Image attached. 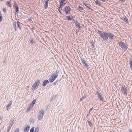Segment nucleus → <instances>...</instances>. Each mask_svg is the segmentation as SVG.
<instances>
[{"instance_id":"nucleus-1","label":"nucleus","mask_w":132,"mask_h":132,"mask_svg":"<svg viewBox=\"0 0 132 132\" xmlns=\"http://www.w3.org/2000/svg\"><path fill=\"white\" fill-rule=\"evenodd\" d=\"M97 33H98L101 37L105 41H108V40H112L114 39L115 35L112 33L108 31H104L98 30Z\"/></svg>"},{"instance_id":"nucleus-2","label":"nucleus","mask_w":132,"mask_h":132,"mask_svg":"<svg viewBox=\"0 0 132 132\" xmlns=\"http://www.w3.org/2000/svg\"><path fill=\"white\" fill-rule=\"evenodd\" d=\"M40 83L39 80L38 79L36 80L32 87V90H35L37 89Z\"/></svg>"},{"instance_id":"nucleus-3","label":"nucleus","mask_w":132,"mask_h":132,"mask_svg":"<svg viewBox=\"0 0 132 132\" xmlns=\"http://www.w3.org/2000/svg\"><path fill=\"white\" fill-rule=\"evenodd\" d=\"M44 111L43 110H41L40 111L38 115V119L39 120L42 119L44 114Z\"/></svg>"},{"instance_id":"nucleus-4","label":"nucleus","mask_w":132,"mask_h":132,"mask_svg":"<svg viewBox=\"0 0 132 132\" xmlns=\"http://www.w3.org/2000/svg\"><path fill=\"white\" fill-rule=\"evenodd\" d=\"M81 61L84 67L87 69H88L89 65L87 62L85 61V59L84 58H83V59L81 58Z\"/></svg>"},{"instance_id":"nucleus-5","label":"nucleus","mask_w":132,"mask_h":132,"mask_svg":"<svg viewBox=\"0 0 132 132\" xmlns=\"http://www.w3.org/2000/svg\"><path fill=\"white\" fill-rule=\"evenodd\" d=\"M14 4L15 5H14V9H15V13L16 15L17 13H18L19 12V8L18 5L16 4L15 3Z\"/></svg>"},{"instance_id":"nucleus-6","label":"nucleus","mask_w":132,"mask_h":132,"mask_svg":"<svg viewBox=\"0 0 132 132\" xmlns=\"http://www.w3.org/2000/svg\"><path fill=\"white\" fill-rule=\"evenodd\" d=\"M65 13L67 14H69L71 11V9L69 6H66L65 7Z\"/></svg>"},{"instance_id":"nucleus-7","label":"nucleus","mask_w":132,"mask_h":132,"mask_svg":"<svg viewBox=\"0 0 132 132\" xmlns=\"http://www.w3.org/2000/svg\"><path fill=\"white\" fill-rule=\"evenodd\" d=\"M57 77V76H54L48 79L49 81L50 82H52Z\"/></svg>"},{"instance_id":"nucleus-8","label":"nucleus","mask_w":132,"mask_h":132,"mask_svg":"<svg viewBox=\"0 0 132 132\" xmlns=\"http://www.w3.org/2000/svg\"><path fill=\"white\" fill-rule=\"evenodd\" d=\"M119 46H120L123 49L124 47L126 45L125 43L123 42L122 41H120L118 43Z\"/></svg>"},{"instance_id":"nucleus-9","label":"nucleus","mask_w":132,"mask_h":132,"mask_svg":"<svg viewBox=\"0 0 132 132\" xmlns=\"http://www.w3.org/2000/svg\"><path fill=\"white\" fill-rule=\"evenodd\" d=\"M121 89L124 92V93L125 94L127 95V89L126 87L124 85L122 86L121 88Z\"/></svg>"},{"instance_id":"nucleus-10","label":"nucleus","mask_w":132,"mask_h":132,"mask_svg":"<svg viewBox=\"0 0 132 132\" xmlns=\"http://www.w3.org/2000/svg\"><path fill=\"white\" fill-rule=\"evenodd\" d=\"M95 2L96 4L97 5H99L103 7L102 4L98 0H95Z\"/></svg>"},{"instance_id":"nucleus-11","label":"nucleus","mask_w":132,"mask_h":132,"mask_svg":"<svg viewBox=\"0 0 132 132\" xmlns=\"http://www.w3.org/2000/svg\"><path fill=\"white\" fill-rule=\"evenodd\" d=\"M49 83V81L47 79H46L43 81L42 86L43 87H45L46 85L47 84H48Z\"/></svg>"},{"instance_id":"nucleus-12","label":"nucleus","mask_w":132,"mask_h":132,"mask_svg":"<svg viewBox=\"0 0 132 132\" xmlns=\"http://www.w3.org/2000/svg\"><path fill=\"white\" fill-rule=\"evenodd\" d=\"M98 96L97 97L100 99V100L102 101L103 100V97L102 95L100 93H97Z\"/></svg>"},{"instance_id":"nucleus-13","label":"nucleus","mask_w":132,"mask_h":132,"mask_svg":"<svg viewBox=\"0 0 132 132\" xmlns=\"http://www.w3.org/2000/svg\"><path fill=\"white\" fill-rule=\"evenodd\" d=\"M36 101V100L35 99L33 100L31 104L30 105V108H32L33 107L34 105L35 104V102Z\"/></svg>"},{"instance_id":"nucleus-14","label":"nucleus","mask_w":132,"mask_h":132,"mask_svg":"<svg viewBox=\"0 0 132 132\" xmlns=\"http://www.w3.org/2000/svg\"><path fill=\"white\" fill-rule=\"evenodd\" d=\"M83 4H84V5L86 6V7L88 8L89 9H92L91 8H90L89 7H91V6L90 5V4L88 3H86L85 2H84Z\"/></svg>"},{"instance_id":"nucleus-15","label":"nucleus","mask_w":132,"mask_h":132,"mask_svg":"<svg viewBox=\"0 0 132 132\" xmlns=\"http://www.w3.org/2000/svg\"><path fill=\"white\" fill-rule=\"evenodd\" d=\"M122 20H123V21L127 23L128 22V20L127 18V17L126 16H124L122 18Z\"/></svg>"},{"instance_id":"nucleus-16","label":"nucleus","mask_w":132,"mask_h":132,"mask_svg":"<svg viewBox=\"0 0 132 132\" xmlns=\"http://www.w3.org/2000/svg\"><path fill=\"white\" fill-rule=\"evenodd\" d=\"M30 128V127L29 126H27L24 129V132H28L29 129Z\"/></svg>"},{"instance_id":"nucleus-17","label":"nucleus","mask_w":132,"mask_h":132,"mask_svg":"<svg viewBox=\"0 0 132 132\" xmlns=\"http://www.w3.org/2000/svg\"><path fill=\"white\" fill-rule=\"evenodd\" d=\"M48 1H46L45 4L44 5V7L45 9H47L48 7Z\"/></svg>"},{"instance_id":"nucleus-18","label":"nucleus","mask_w":132,"mask_h":132,"mask_svg":"<svg viewBox=\"0 0 132 132\" xmlns=\"http://www.w3.org/2000/svg\"><path fill=\"white\" fill-rule=\"evenodd\" d=\"M60 7H61V6H58V8H57V9L59 11V12L61 13V14H62L63 15L64 14V12H62L61 10V8H60Z\"/></svg>"},{"instance_id":"nucleus-19","label":"nucleus","mask_w":132,"mask_h":132,"mask_svg":"<svg viewBox=\"0 0 132 132\" xmlns=\"http://www.w3.org/2000/svg\"><path fill=\"white\" fill-rule=\"evenodd\" d=\"M60 6H61V7H60V8H61V10H62V8H63V7L65 5V3H60Z\"/></svg>"},{"instance_id":"nucleus-20","label":"nucleus","mask_w":132,"mask_h":132,"mask_svg":"<svg viewBox=\"0 0 132 132\" xmlns=\"http://www.w3.org/2000/svg\"><path fill=\"white\" fill-rule=\"evenodd\" d=\"M130 68L131 70H132V59H130L129 60Z\"/></svg>"},{"instance_id":"nucleus-21","label":"nucleus","mask_w":132,"mask_h":132,"mask_svg":"<svg viewBox=\"0 0 132 132\" xmlns=\"http://www.w3.org/2000/svg\"><path fill=\"white\" fill-rule=\"evenodd\" d=\"M6 5L7 6L9 7H10L12 6V4L10 3V1H8L6 3Z\"/></svg>"},{"instance_id":"nucleus-22","label":"nucleus","mask_w":132,"mask_h":132,"mask_svg":"<svg viewBox=\"0 0 132 132\" xmlns=\"http://www.w3.org/2000/svg\"><path fill=\"white\" fill-rule=\"evenodd\" d=\"M13 26L14 28V29L16 31V23L15 22H14L13 23Z\"/></svg>"},{"instance_id":"nucleus-23","label":"nucleus","mask_w":132,"mask_h":132,"mask_svg":"<svg viewBox=\"0 0 132 132\" xmlns=\"http://www.w3.org/2000/svg\"><path fill=\"white\" fill-rule=\"evenodd\" d=\"M123 49H124V51H128V50L129 49V48H128V47L126 45L124 47H123Z\"/></svg>"},{"instance_id":"nucleus-24","label":"nucleus","mask_w":132,"mask_h":132,"mask_svg":"<svg viewBox=\"0 0 132 132\" xmlns=\"http://www.w3.org/2000/svg\"><path fill=\"white\" fill-rule=\"evenodd\" d=\"M12 101H11L9 103L7 104V107H10L11 105H12Z\"/></svg>"},{"instance_id":"nucleus-25","label":"nucleus","mask_w":132,"mask_h":132,"mask_svg":"<svg viewBox=\"0 0 132 132\" xmlns=\"http://www.w3.org/2000/svg\"><path fill=\"white\" fill-rule=\"evenodd\" d=\"M59 73V70H56V72H55L54 73V76L56 75L57 76V77L58 76V74Z\"/></svg>"},{"instance_id":"nucleus-26","label":"nucleus","mask_w":132,"mask_h":132,"mask_svg":"<svg viewBox=\"0 0 132 132\" xmlns=\"http://www.w3.org/2000/svg\"><path fill=\"white\" fill-rule=\"evenodd\" d=\"M30 43L31 45H33V44H35V41L32 39L31 40Z\"/></svg>"},{"instance_id":"nucleus-27","label":"nucleus","mask_w":132,"mask_h":132,"mask_svg":"<svg viewBox=\"0 0 132 132\" xmlns=\"http://www.w3.org/2000/svg\"><path fill=\"white\" fill-rule=\"evenodd\" d=\"M71 17H70V16H67L66 17V19L68 21H70L71 20Z\"/></svg>"},{"instance_id":"nucleus-28","label":"nucleus","mask_w":132,"mask_h":132,"mask_svg":"<svg viewBox=\"0 0 132 132\" xmlns=\"http://www.w3.org/2000/svg\"><path fill=\"white\" fill-rule=\"evenodd\" d=\"M76 27V28H78L79 29H80V24L79 23H78L77 24L75 25Z\"/></svg>"},{"instance_id":"nucleus-29","label":"nucleus","mask_w":132,"mask_h":132,"mask_svg":"<svg viewBox=\"0 0 132 132\" xmlns=\"http://www.w3.org/2000/svg\"><path fill=\"white\" fill-rule=\"evenodd\" d=\"M56 97V96L55 95H53V96L51 98V100H50V101H51L52 100H54L55 97Z\"/></svg>"},{"instance_id":"nucleus-30","label":"nucleus","mask_w":132,"mask_h":132,"mask_svg":"<svg viewBox=\"0 0 132 132\" xmlns=\"http://www.w3.org/2000/svg\"><path fill=\"white\" fill-rule=\"evenodd\" d=\"M88 122V123L89 125L90 126V127H91V126H92L93 125L92 124V122L90 121H89L88 120H87Z\"/></svg>"},{"instance_id":"nucleus-31","label":"nucleus","mask_w":132,"mask_h":132,"mask_svg":"<svg viewBox=\"0 0 132 132\" xmlns=\"http://www.w3.org/2000/svg\"><path fill=\"white\" fill-rule=\"evenodd\" d=\"M79 8L80 10V11L81 12H82V10H83V9L82 7H81L80 6H79Z\"/></svg>"},{"instance_id":"nucleus-32","label":"nucleus","mask_w":132,"mask_h":132,"mask_svg":"<svg viewBox=\"0 0 132 132\" xmlns=\"http://www.w3.org/2000/svg\"><path fill=\"white\" fill-rule=\"evenodd\" d=\"M31 109L32 108H30L29 106V107L27 109V112H29Z\"/></svg>"},{"instance_id":"nucleus-33","label":"nucleus","mask_w":132,"mask_h":132,"mask_svg":"<svg viewBox=\"0 0 132 132\" xmlns=\"http://www.w3.org/2000/svg\"><path fill=\"white\" fill-rule=\"evenodd\" d=\"M39 130V128L38 127L36 128H35L34 132H38Z\"/></svg>"},{"instance_id":"nucleus-34","label":"nucleus","mask_w":132,"mask_h":132,"mask_svg":"<svg viewBox=\"0 0 132 132\" xmlns=\"http://www.w3.org/2000/svg\"><path fill=\"white\" fill-rule=\"evenodd\" d=\"M3 11L4 13H6V8L4 7L3 9Z\"/></svg>"},{"instance_id":"nucleus-35","label":"nucleus","mask_w":132,"mask_h":132,"mask_svg":"<svg viewBox=\"0 0 132 132\" xmlns=\"http://www.w3.org/2000/svg\"><path fill=\"white\" fill-rule=\"evenodd\" d=\"M34 127H32L30 130V132H34Z\"/></svg>"},{"instance_id":"nucleus-36","label":"nucleus","mask_w":132,"mask_h":132,"mask_svg":"<svg viewBox=\"0 0 132 132\" xmlns=\"http://www.w3.org/2000/svg\"><path fill=\"white\" fill-rule=\"evenodd\" d=\"M90 44H91V45L93 46V48H94V47H95V45H94V44L93 43V42H91L90 43Z\"/></svg>"},{"instance_id":"nucleus-37","label":"nucleus","mask_w":132,"mask_h":132,"mask_svg":"<svg viewBox=\"0 0 132 132\" xmlns=\"http://www.w3.org/2000/svg\"><path fill=\"white\" fill-rule=\"evenodd\" d=\"M11 126L10 125V126H9V127L7 128V131L8 132L10 130L11 128Z\"/></svg>"},{"instance_id":"nucleus-38","label":"nucleus","mask_w":132,"mask_h":132,"mask_svg":"<svg viewBox=\"0 0 132 132\" xmlns=\"http://www.w3.org/2000/svg\"><path fill=\"white\" fill-rule=\"evenodd\" d=\"M2 20V15H0V22Z\"/></svg>"},{"instance_id":"nucleus-39","label":"nucleus","mask_w":132,"mask_h":132,"mask_svg":"<svg viewBox=\"0 0 132 132\" xmlns=\"http://www.w3.org/2000/svg\"><path fill=\"white\" fill-rule=\"evenodd\" d=\"M61 80V79L60 78L57 79L56 81L58 83Z\"/></svg>"},{"instance_id":"nucleus-40","label":"nucleus","mask_w":132,"mask_h":132,"mask_svg":"<svg viewBox=\"0 0 132 132\" xmlns=\"http://www.w3.org/2000/svg\"><path fill=\"white\" fill-rule=\"evenodd\" d=\"M74 23H75V25H76L78 23V21L77 20H75L74 21Z\"/></svg>"},{"instance_id":"nucleus-41","label":"nucleus","mask_w":132,"mask_h":132,"mask_svg":"<svg viewBox=\"0 0 132 132\" xmlns=\"http://www.w3.org/2000/svg\"><path fill=\"white\" fill-rule=\"evenodd\" d=\"M21 24H17L19 28L20 29H21Z\"/></svg>"},{"instance_id":"nucleus-42","label":"nucleus","mask_w":132,"mask_h":132,"mask_svg":"<svg viewBox=\"0 0 132 132\" xmlns=\"http://www.w3.org/2000/svg\"><path fill=\"white\" fill-rule=\"evenodd\" d=\"M66 0H61L59 1L60 3H64Z\"/></svg>"},{"instance_id":"nucleus-43","label":"nucleus","mask_w":132,"mask_h":132,"mask_svg":"<svg viewBox=\"0 0 132 132\" xmlns=\"http://www.w3.org/2000/svg\"><path fill=\"white\" fill-rule=\"evenodd\" d=\"M58 82H57L56 81L54 82L53 83V85L54 86L56 85L57 84H58Z\"/></svg>"},{"instance_id":"nucleus-44","label":"nucleus","mask_w":132,"mask_h":132,"mask_svg":"<svg viewBox=\"0 0 132 132\" xmlns=\"http://www.w3.org/2000/svg\"><path fill=\"white\" fill-rule=\"evenodd\" d=\"M14 132H19V129H16Z\"/></svg>"},{"instance_id":"nucleus-45","label":"nucleus","mask_w":132,"mask_h":132,"mask_svg":"<svg viewBox=\"0 0 132 132\" xmlns=\"http://www.w3.org/2000/svg\"><path fill=\"white\" fill-rule=\"evenodd\" d=\"M65 7H63V9H62V10L63 11V12H65Z\"/></svg>"},{"instance_id":"nucleus-46","label":"nucleus","mask_w":132,"mask_h":132,"mask_svg":"<svg viewBox=\"0 0 132 132\" xmlns=\"http://www.w3.org/2000/svg\"><path fill=\"white\" fill-rule=\"evenodd\" d=\"M93 108H91L89 110V113H90V111H92L93 110Z\"/></svg>"},{"instance_id":"nucleus-47","label":"nucleus","mask_w":132,"mask_h":132,"mask_svg":"<svg viewBox=\"0 0 132 132\" xmlns=\"http://www.w3.org/2000/svg\"><path fill=\"white\" fill-rule=\"evenodd\" d=\"M17 24H22L21 23H20L19 21H17Z\"/></svg>"},{"instance_id":"nucleus-48","label":"nucleus","mask_w":132,"mask_h":132,"mask_svg":"<svg viewBox=\"0 0 132 132\" xmlns=\"http://www.w3.org/2000/svg\"><path fill=\"white\" fill-rule=\"evenodd\" d=\"M70 17H71V20H74V19H73V16H70Z\"/></svg>"},{"instance_id":"nucleus-49","label":"nucleus","mask_w":132,"mask_h":132,"mask_svg":"<svg viewBox=\"0 0 132 132\" xmlns=\"http://www.w3.org/2000/svg\"><path fill=\"white\" fill-rule=\"evenodd\" d=\"M84 97H83L82 98H81L80 99V101H81L82 100V99H84Z\"/></svg>"},{"instance_id":"nucleus-50","label":"nucleus","mask_w":132,"mask_h":132,"mask_svg":"<svg viewBox=\"0 0 132 132\" xmlns=\"http://www.w3.org/2000/svg\"><path fill=\"white\" fill-rule=\"evenodd\" d=\"M29 86H27V87H26V88H26V90H28V89H29Z\"/></svg>"},{"instance_id":"nucleus-51","label":"nucleus","mask_w":132,"mask_h":132,"mask_svg":"<svg viewBox=\"0 0 132 132\" xmlns=\"http://www.w3.org/2000/svg\"><path fill=\"white\" fill-rule=\"evenodd\" d=\"M129 132H132V130L129 129L128 130Z\"/></svg>"},{"instance_id":"nucleus-52","label":"nucleus","mask_w":132,"mask_h":132,"mask_svg":"<svg viewBox=\"0 0 132 132\" xmlns=\"http://www.w3.org/2000/svg\"><path fill=\"white\" fill-rule=\"evenodd\" d=\"M9 107H7V106H6V109L7 110H8L9 109Z\"/></svg>"},{"instance_id":"nucleus-53","label":"nucleus","mask_w":132,"mask_h":132,"mask_svg":"<svg viewBox=\"0 0 132 132\" xmlns=\"http://www.w3.org/2000/svg\"><path fill=\"white\" fill-rule=\"evenodd\" d=\"M34 29V27L33 28H32L31 29V31H32Z\"/></svg>"},{"instance_id":"nucleus-54","label":"nucleus","mask_w":132,"mask_h":132,"mask_svg":"<svg viewBox=\"0 0 132 132\" xmlns=\"http://www.w3.org/2000/svg\"><path fill=\"white\" fill-rule=\"evenodd\" d=\"M120 1H121L122 2H124L125 1V0H119Z\"/></svg>"},{"instance_id":"nucleus-55","label":"nucleus","mask_w":132,"mask_h":132,"mask_svg":"<svg viewBox=\"0 0 132 132\" xmlns=\"http://www.w3.org/2000/svg\"><path fill=\"white\" fill-rule=\"evenodd\" d=\"M50 0H46V1H48H48H49Z\"/></svg>"},{"instance_id":"nucleus-56","label":"nucleus","mask_w":132,"mask_h":132,"mask_svg":"<svg viewBox=\"0 0 132 132\" xmlns=\"http://www.w3.org/2000/svg\"><path fill=\"white\" fill-rule=\"evenodd\" d=\"M0 15H2V14L1 13V11H0Z\"/></svg>"},{"instance_id":"nucleus-57","label":"nucleus","mask_w":132,"mask_h":132,"mask_svg":"<svg viewBox=\"0 0 132 132\" xmlns=\"http://www.w3.org/2000/svg\"><path fill=\"white\" fill-rule=\"evenodd\" d=\"M12 9H11V12H12Z\"/></svg>"},{"instance_id":"nucleus-58","label":"nucleus","mask_w":132,"mask_h":132,"mask_svg":"<svg viewBox=\"0 0 132 132\" xmlns=\"http://www.w3.org/2000/svg\"><path fill=\"white\" fill-rule=\"evenodd\" d=\"M88 114H87V116H88Z\"/></svg>"},{"instance_id":"nucleus-59","label":"nucleus","mask_w":132,"mask_h":132,"mask_svg":"<svg viewBox=\"0 0 132 132\" xmlns=\"http://www.w3.org/2000/svg\"><path fill=\"white\" fill-rule=\"evenodd\" d=\"M58 42H59V41H58Z\"/></svg>"}]
</instances>
